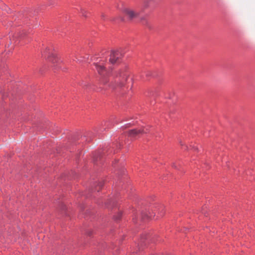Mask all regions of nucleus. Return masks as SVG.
Masks as SVG:
<instances>
[{
    "label": "nucleus",
    "mask_w": 255,
    "mask_h": 255,
    "mask_svg": "<svg viewBox=\"0 0 255 255\" xmlns=\"http://www.w3.org/2000/svg\"><path fill=\"white\" fill-rule=\"evenodd\" d=\"M96 70L98 73L101 75L100 83L102 85L108 86L112 89H115L117 87H122L125 84L126 81L128 76V72L126 69H121L117 72L116 78L115 80V83L111 82L109 84V80L108 77L110 76V73L108 71L103 63H94Z\"/></svg>",
    "instance_id": "1"
},
{
    "label": "nucleus",
    "mask_w": 255,
    "mask_h": 255,
    "mask_svg": "<svg viewBox=\"0 0 255 255\" xmlns=\"http://www.w3.org/2000/svg\"><path fill=\"white\" fill-rule=\"evenodd\" d=\"M124 12L129 19L138 17L140 14L138 10L130 7L125 8L124 9Z\"/></svg>",
    "instance_id": "2"
},
{
    "label": "nucleus",
    "mask_w": 255,
    "mask_h": 255,
    "mask_svg": "<svg viewBox=\"0 0 255 255\" xmlns=\"http://www.w3.org/2000/svg\"><path fill=\"white\" fill-rule=\"evenodd\" d=\"M121 56V54L118 51L112 50L111 51L109 61L112 64L115 63Z\"/></svg>",
    "instance_id": "3"
},
{
    "label": "nucleus",
    "mask_w": 255,
    "mask_h": 255,
    "mask_svg": "<svg viewBox=\"0 0 255 255\" xmlns=\"http://www.w3.org/2000/svg\"><path fill=\"white\" fill-rule=\"evenodd\" d=\"M146 132V131H145L143 128L134 129L130 130L128 131V135L130 137H136L139 135Z\"/></svg>",
    "instance_id": "4"
},
{
    "label": "nucleus",
    "mask_w": 255,
    "mask_h": 255,
    "mask_svg": "<svg viewBox=\"0 0 255 255\" xmlns=\"http://www.w3.org/2000/svg\"><path fill=\"white\" fill-rule=\"evenodd\" d=\"M49 58V60L54 65L55 63H59V59L57 57L56 55L54 54H52Z\"/></svg>",
    "instance_id": "5"
},
{
    "label": "nucleus",
    "mask_w": 255,
    "mask_h": 255,
    "mask_svg": "<svg viewBox=\"0 0 255 255\" xmlns=\"http://www.w3.org/2000/svg\"><path fill=\"white\" fill-rule=\"evenodd\" d=\"M154 0H143V8L144 9L147 8L149 7L150 3Z\"/></svg>",
    "instance_id": "6"
},
{
    "label": "nucleus",
    "mask_w": 255,
    "mask_h": 255,
    "mask_svg": "<svg viewBox=\"0 0 255 255\" xmlns=\"http://www.w3.org/2000/svg\"><path fill=\"white\" fill-rule=\"evenodd\" d=\"M145 73L146 76L148 77L151 76L152 73L151 71H147L145 72Z\"/></svg>",
    "instance_id": "7"
},
{
    "label": "nucleus",
    "mask_w": 255,
    "mask_h": 255,
    "mask_svg": "<svg viewBox=\"0 0 255 255\" xmlns=\"http://www.w3.org/2000/svg\"><path fill=\"white\" fill-rule=\"evenodd\" d=\"M81 12L82 13L83 16H85V17L87 16V15H86L87 11L85 10L82 9L81 10Z\"/></svg>",
    "instance_id": "8"
},
{
    "label": "nucleus",
    "mask_w": 255,
    "mask_h": 255,
    "mask_svg": "<svg viewBox=\"0 0 255 255\" xmlns=\"http://www.w3.org/2000/svg\"><path fill=\"white\" fill-rule=\"evenodd\" d=\"M23 37V34H19V35L17 36L18 38H21Z\"/></svg>",
    "instance_id": "9"
},
{
    "label": "nucleus",
    "mask_w": 255,
    "mask_h": 255,
    "mask_svg": "<svg viewBox=\"0 0 255 255\" xmlns=\"http://www.w3.org/2000/svg\"><path fill=\"white\" fill-rule=\"evenodd\" d=\"M102 18L104 19L105 15L104 14H102L101 15Z\"/></svg>",
    "instance_id": "10"
},
{
    "label": "nucleus",
    "mask_w": 255,
    "mask_h": 255,
    "mask_svg": "<svg viewBox=\"0 0 255 255\" xmlns=\"http://www.w3.org/2000/svg\"><path fill=\"white\" fill-rule=\"evenodd\" d=\"M160 213V216H162L163 215V214L161 213V212Z\"/></svg>",
    "instance_id": "11"
},
{
    "label": "nucleus",
    "mask_w": 255,
    "mask_h": 255,
    "mask_svg": "<svg viewBox=\"0 0 255 255\" xmlns=\"http://www.w3.org/2000/svg\"><path fill=\"white\" fill-rule=\"evenodd\" d=\"M173 166L174 167V168H176V166L174 164L173 165Z\"/></svg>",
    "instance_id": "12"
}]
</instances>
